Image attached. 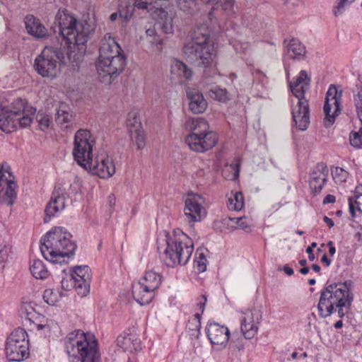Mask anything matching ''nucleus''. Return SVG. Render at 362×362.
<instances>
[{"mask_svg":"<svg viewBox=\"0 0 362 362\" xmlns=\"http://www.w3.org/2000/svg\"><path fill=\"white\" fill-rule=\"evenodd\" d=\"M285 4L288 9H291L292 8L300 6L302 1L301 0H286Z\"/></svg>","mask_w":362,"mask_h":362,"instance_id":"13d9d810","label":"nucleus"},{"mask_svg":"<svg viewBox=\"0 0 362 362\" xmlns=\"http://www.w3.org/2000/svg\"><path fill=\"white\" fill-rule=\"evenodd\" d=\"M261 315L257 312L248 311L245 313L241 320V332L247 339L254 338L258 331V324L260 322Z\"/></svg>","mask_w":362,"mask_h":362,"instance_id":"412c9836","label":"nucleus"},{"mask_svg":"<svg viewBox=\"0 0 362 362\" xmlns=\"http://www.w3.org/2000/svg\"><path fill=\"white\" fill-rule=\"evenodd\" d=\"M75 50L65 49V46H45L41 53L36 57L34 68L36 72L43 78H55L60 73V66L68 63L77 64L82 58L74 57Z\"/></svg>","mask_w":362,"mask_h":362,"instance_id":"39448f33","label":"nucleus"},{"mask_svg":"<svg viewBox=\"0 0 362 362\" xmlns=\"http://www.w3.org/2000/svg\"><path fill=\"white\" fill-rule=\"evenodd\" d=\"M132 8L153 12L157 20L156 25L166 34L173 33V17L166 8H162L155 0H134Z\"/></svg>","mask_w":362,"mask_h":362,"instance_id":"4468645a","label":"nucleus"},{"mask_svg":"<svg viewBox=\"0 0 362 362\" xmlns=\"http://www.w3.org/2000/svg\"><path fill=\"white\" fill-rule=\"evenodd\" d=\"M190 332H191L190 335L192 337L196 338V339L199 338V336L200 334V329L191 330Z\"/></svg>","mask_w":362,"mask_h":362,"instance_id":"774afa93","label":"nucleus"},{"mask_svg":"<svg viewBox=\"0 0 362 362\" xmlns=\"http://www.w3.org/2000/svg\"><path fill=\"white\" fill-rule=\"evenodd\" d=\"M355 0H339L337 5L334 8V16H338L342 13V10L346 5L350 4Z\"/></svg>","mask_w":362,"mask_h":362,"instance_id":"3c124183","label":"nucleus"},{"mask_svg":"<svg viewBox=\"0 0 362 362\" xmlns=\"http://www.w3.org/2000/svg\"><path fill=\"white\" fill-rule=\"evenodd\" d=\"M328 168L323 163H318L310 174L309 185L314 194H319L327 181Z\"/></svg>","mask_w":362,"mask_h":362,"instance_id":"aec40b11","label":"nucleus"},{"mask_svg":"<svg viewBox=\"0 0 362 362\" xmlns=\"http://www.w3.org/2000/svg\"><path fill=\"white\" fill-rule=\"evenodd\" d=\"M72 274H75L77 275H81L83 276V281L81 282L83 284V286H80L78 284V295L81 297L86 296L90 292V286L91 281V275L90 273V269L88 266H78L74 269Z\"/></svg>","mask_w":362,"mask_h":362,"instance_id":"bb28decb","label":"nucleus"},{"mask_svg":"<svg viewBox=\"0 0 362 362\" xmlns=\"http://www.w3.org/2000/svg\"><path fill=\"white\" fill-rule=\"evenodd\" d=\"M134 10V9L132 6H128L124 9H120L119 11V16L124 18L126 21H128L132 18Z\"/></svg>","mask_w":362,"mask_h":362,"instance_id":"603ef678","label":"nucleus"},{"mask_svg":"<svg viewBox=\"0 0 362 362\" xmlns=\"http://www.w3.org/2000/svg\"><path fill=\"white\" fill-rule=\"evenodd\" d=\"M126 66V57L119 45L110 34H106L100 41L99 57L96 63L98 74L110 79L120 74Z\"/></svg>","mask_w":362,"mask_h":362,"instance_id":"423d86ee","label":"nucleus"},{"mask_svg":"<svg viewBox=\"0 0 362 362\" xmlns=\"http://www.w3.org/2000/svg\"><path fill=\"white\" fill-rule=\"evenodd\" d=\"M323 221H325V223L327 225V226L331 228L332 227L334 226V221L332 218L327 217V216H325L323 217Z\"/></svg>","mask_w":362,"mask_h":362,"instance_id":"680f3d73","label":"nucleus"},{"mask_svg":"<svg viewBox=\"0 0 362 362\" xmlns=\"http://www.w3.org/2000/svg\"><path fill=\"white\" fill-rule=\"evenodd\" d=\"M67 198L68 194L65 189L61 186L56 185L45 209L44 223H49L58 212L65 209Z\"/></svg>","mask_w":362,"mask_h":362,"instance_id":"f3484780","label":"nucleus"},{"mask_svg":"<svg viewBox=\"0 0 362 362\" xmlns=\"http://www.w3.org/2000/svg\"><path fill=\"white\" fill-rule=\"evenodd\" d=\"M209 95L211 98L221 102H226L229 100L228 91L226 88L215 87L209 91Z\"/></svg>","mask_w":362,"mask_h":362,"instance_id":"e433bc0d","label":"nucleus"},{"mask_svg":"<svg viewBox=\"0 0 362 362\" xmlns=\"http://www.w3.org/2000/svg\"><path fill=\"white\" fill-rule=\"evenodd\" d=\"M351 287V281L326 284L320 292L317 304L320 316L329 317L335 308H338L339 317H343L345 315L344 308L349 309L353 301V295L350 292Z\"/></svg>","mask_w":362,"mask_h":362,"instance_id":"20e7f679","label":"nucleus"},{"mask_svg":"<svg viewBox=\"0 0 362 362\" xmlns=\"http://www.w3.org/2000/svg\"><path fill=\"white\" fill-rule=\"evenodd\" d=\"M115 197L113 194H110L108 196V204L110 207H113L115 204Z\"/></svg>","mask_w":362,"mask_h":362,"instance_id":"0e129e2a","label":"nucleus"},{"mask_svg":"<svg viewBox=\"0 0 362 362\" xmlns=\"http://www.w3.org/2000/svg\"><path fill=\"white\" fill-rule=\"evenodd\" d=\"M131 136L134 139L138 149H142L146 146V138L142 129L130 130Z\"/></svg>","mask_w":362,"mask_h":362,"instance_id":"c9c22d12","label":"nucleus"},{"mask_svg":"<svg viewBox=\"0 0 362 362\" xmlns=\"http://www.w3.org/2000/svg\"><path fill=\"white\" fill-rule=\"evenodd\" d=\"M336 201L335 196L332 194H327L323 199V204H327L329 203H334Z\"/></svg>","mask_w":362,"mask_h":362,"instance_id":"bf43d9fd","label":"nucleus"},{"mask_svg":"<svg viewBox=\"0 0 362 362\" xmlns=\"http://www.w3.org/2000/svg\"><path fill=\"white\" fill-rule=\"evenodd\" d=\"M62 293L53 289H46L43 293L44 300L49 305H54L62 298Z\"/></svg>","mask_w":362,"mask_h":362,"instance_id":"f704fd0d","label":"nucleus"},{"mask_svg":"<svg viewBox=\"0 0 362 362\" xmlns=\"http://www.w3.org/2000/svg\"><path fill=\"white\" fill-rule=\"evenodd\" d=\"M140 281L156 291L161 284L162 276L160 274L153 271H148L145 273Z\"/></svg>","mask_w":362,"mask_h":362,"instance_id":"c756f323","label":"nucleus"},{"mask_svg":"<svg viewBox=\"0 0 362 362\" xmlns=\"http://www.w3.org/2000/svg\"><path fill=\"white\" fill-rule=\"evenodd\" d=\"M36 119L42 130L44 131L49 127L50 118L48 115L38 114Z\"/></svg>","mask_w":362,"mask_h":362,"instance_id":"8fccbe9b","label":"nucleus"},{"mask_svg":"<svg viewBox=\"0 0 362 362\" xmlns=\"http://www.w3.org/2000/svg\"><path fill=\"white\" fill-rule=\"evenodd\" d=\"M127 125L130 130H136V129H142L141 124L136 112H130L127 115Z\"/></svg>","mask_w":362,"mask_h":362,"instance_id":"4c0bfd02","label":"nucleus"},{"mask_svg":"<svg viewBox=\"0 0 362 362\" xmlns=\"http://www.w3.org/2000/svg\"><path fill=\"white\" fill-rule=\"evenodd\" d=\"M202 197L197 194H189L185 199L184 213L187 221L194 224L202 219V211L204 207L201 202Z\"/></svg>","mask_w":362,"mask_h":362,"instance_id":"6ab92c4d","label":"nucleus"},{"mask_svg":"<svg viewBox=\"0 0 362 362\" xmlns=\"http://www.w3.org/2000/svg\"><path fill=\"white\" fill-rule=\"evenodd\" d=\"M228 208L230 210L240 211L244 206V197L240 192H236L230 197L227 203Z\"/></svg>","mask_w":362,"mask_h":362,"instance_id":"473e14b6","label":"nucleus"},{"mask_svg":"<svg viewBox=\"0 0 362 362\" xmlns=\"http://www.w3.org/2000/svg\"><path fill=\"white\" fill-rule=\"evenodd\" d=\"M306 53L305 47L298 40L292 39L286 45V55L291 59L303 60Z\"/></svg>","mask_w":362,"mask_h":362,"instance_id":"cd10ccee","label":"nucleus"},{"mask_svg":"<svg viewBox=\"0 0 362 362\" xmlns=\"http://www.w3.org/2000/svg\"><path fill=\"white\" fill-rule=\"evenodd\" d=\"M177 4L180 10L186 13H191L197 7L196 0H177Z\"/></svg>","mask_w":362,"mask_h":362,"instance_id":"ea45409f","label":"nucleus"},{"mask_svg":"<svg viewBox=\"0 0 362 362\" xmlns=\"http://www.w3.org/2000/svg\"><path fill=\"white\" fill-rule=\"evenodd\" d=\"M222 9L227 13L228 16L234 13V1L233 0H219Z\"/></svg>","mask_w":362,"mask_h":362,"instance_id":"09e8293b","label":"nucleus"},{"mask_svg":"<svg viewBox=\"0 0 362 362\" xmlns=\"http://www.w3.org/2000/svg\"><path fill=\"white\" fill-rule=\"evenodd\" d=\"M93 175L107 179L110 177L115 173V167L112 160L109 158H102L93 165L92 161L88 167Z\"/></svg>","mask_w":362,"mask_h":362,"instance_id":"4be33fe9","label":"nucleus"},{"mask_svg":"<svg viewBox=\"0 0 362 362\" xmlns=\"http://www.w3.org/2000/svg\"><path fill=\"white\" fill-rule=\"evenodd\" d=\"M349 206L351 216L354 218L356 216L355 210L362 213V194L356 196L354 202L352 197L349 198Z\"/></svg>","mask_w":362,"mask_h":362,"instance_id":"58836bf2","label":"nucleus"},{"mask_svg":"<svg viewBox=\"0 0 362 362\" xmlns=\"http://www.w3.org/2000/svg\"><path fill=\"white\" fill-rule=\"evenodd\" d=\"M303 86L290 85L291 90L297 100L296 105L292 107V117L299 130H305L310 124V108L308 100L304 97Z\"/></svg>","mask_w":362,"mask_h":362,"instance_id":"ddd939ff","label":"nucleus"},{"mask_svg":"<svg viewBox=\"0 0 362 362\" xmlns=\"http://www.w3.org/2000/svg\"><path fill=\"white\" fill-rule=\"evenodd\" d=\"M70 362H100L98 341L80 329L69 333L64 340Z\"/></svg>","mask_w":362,"mask_h":362,"instance_id":"0eeeda50","label":"nucleus"},{"mask_svg":"<svg viewBox=\"0 0 362 362\" xmlns=\"http://www.w3.org/2000/svg\"><path fill=\"white\" fill-rule=\"evenodd\" d=\"M186 94L189 110L194 114L204 112L206 109L207 103L202 93L195 88H187Z\"/></svg>","mask_w":362,"mask_h":362,"instance_id":"b1692460","label":"nucleus"},{"mask_svg":"<svg viewBox=\"0 0 362 362\" xmlns=\"http://www.w3.org/2000/svg\"><path fill=\"white\" fill-rule=\"evenodd\" d=\"M76 248L72 235L62 227L53 228L40 239L43 257L53 264L66 263L65 258L73 256Z\"/></svg>","mask_w":362,"mask_h":362,"instance_id":"f03ea898","label":"nucleus"},{"mask_svg":"<svg viewBox=\"0 0 362 362\" xmlns=\"http://www.w3.org/2000/svg\"><path fill=\"white\" fill-rule=\"evenodd\" d=\"M229 220L236 223L240 228L243 229L246 233H250L251 231L250 221L245 216L239 218H230Z\"/></svg>","mask_w":362,"mask_h":362,"instance_id":"a19ab883","label":"nucleus"},{"mask_svg":"<svg viewBox=\"0 0 362 362\" xmlns=\"http://www.w3.org/2000/svg\"><path fill=\"white\" fill-rule=\"evenodd\" d=\"M36 109L25 99L18 98L0 112V129L11 133L19 127H27L33 121Z\"/></svg>","mask_w":362,"mask_h":362,"instance_id":"9d476101","label":"nucleus"},{"mask_svg":"<svg viewBox=\"0 0 362 362\" xmlns=\"http://www.w3.org/2000/svg\"><path fill=\"white\" fill-rule=\"evenodd\" d=\"M184 127L190 133L185 137V143L189 149L197 153H204L211 150L218 142V135L209 131L207 121L202 117H189Z\"/></svg>","mask_w":362,"mask_h":362,"instance_id":"1a4fd4ad","label":"nucleus"},{"mask_svg":"<svg viewBox=\"0 0 362 362\" xmlns=\"http://www.w3.org/2000/svg\"><path fill=\"white\" fill-rule=\"evenodd\" d=\"M134 299L141 305H148L155 296V291L140 281L132 286Z\"/></svg>","mask_w":362,"mask_h":362,"instance_id":"5701e85b","label":"nucleus"},{"mask_svg":"<svg viewBox=\"0 0 362 362\" xmlns=\"http://www.w3.org/2000/svg\"><path fill=\"white\" fill-rule=\"evenodd\" d=\"M54 23L58 27L59 33L62 37V47L75 50L74 56L82 58L90 32L88 23L79 21L66 9L61 8L55 16Z\"/></svg>","mask_w":362,"mask_h":362,"instance_id":"f257e3e1","label":"nucleus"},{"mask_svg":"<svg viewBox=\"0 0 362 362\" xmlns=\"http://www.w3.org/2000/svg\"><path fill=\"white\" fill-rule=\"evenodd\" d=\"M206 295H202L199 298H198V302L197 303V306L198 308V309L200 310V313H202V315L203 314L204 310H205V305H206Z\"/></svg>","mask_w":362,"mask_h":362,"instance_id":"864d4df0","label":"nucleus"},{"mask_svg":"<svg viewBox=\"0 0 362 362\" xmlns=\"http://www.w3.org/2000/svg\"><path fill=\"white\" fill-rule=\"evenodd\" d=\"M166 247L163 250L164 261L168 267L177 264L185 265L189 260L194 250V243L181 230H175L173 234L165 233Z\"/></svg>","mask_w":362,"mask_h":362,"instance_id":"6e6552de","label":"nucleus"},{"mask_svg":"<svg viewBox=\"0 0 362 362\" xmlns=\"http://www.w3.org/2000/svg\"><path fill=\"white\" fill-rule=\"evenodd\" d=\"M30 270L35 279H45L49 276V271L43 262L40 259H34L30 264Z\"/></svg>","mask_w":362,"mask_h":362,"instance_id":"7c9ffc66","label":"nucleus"},{"mask_svg":"<svg viewBox=\"0 0 362 362\" xmlns=\"http://www.w3.org/2000/svg\"><path fill=\"white\" fill-rule=\"evenodd\" d=\"M61 287L64 291H69L73 288H75L74 277H72L71 275H69L62 278L61 281Z\"/></svg>","mask_w":362,"mask_h":362,"instance_id":"49530a36","label":"nucleus"},{"mask_svg":"<svg viewBox=\"0 0 362 362\" xmlns=\"http://www.w3.org/2000/svg\"><path fill=\"white\" fill-rule=\"evenodd\" d=\"M25 28L30 35L37 38H45L48 35L47 28L40 21L33 15H28L25 18Z\"/></svg>","mask_w":362,"mask_h":362,"instance_id":"393cba45","label":"nucleus"},{"mask_svg":"<svg viewBox=\"0 0 362 362\" xmlns=\"http://www.w3.org/2000/svg\"><path fill=\"white\" fill-rule=\"evenodd\" d=\"M321 262L322 263H325L327 267H329L331 264V263H332V259H329L326 254H324L323 256L321 258Z\"/></svg>","mask_w":362,"mask_h":362,"instance_id":"e2e57ef3","label":"nucleus"},{"mask_svg":"<svg viewBox=\"0 0 362 362\" xmlns=\"http://www.w3.org/2000/svg\"><path fill=\"white\" fill-rule=\"evenodd\" d=\"M72 119V115L70 112V108L65 104H61L56 113V122L60 125H64L65 128L68 127Z\"/></svg>","mask_w":362,"mask_h":362,"instance_id":"2f4dec72","label":"nucleus"},{"mask_svg":"<svg viewBox=\"0 0 362 362\" xmlns=\"http://www.w3.org/2000/svg\"><path fill=\"white\" fill-rule=\"evenodd\" d=\"M214 42L211 39V31L206 24L197 26L191 33L182 52L189 63L197 67L211 66L214 57Z\"/></svg>","mask_w":362,"mask_h":362,"instance_id":"7ed1b4c3","label":"nucleus"},{"mask_svg":"<svg viewBox=\"0 0 362 362\" xmlns=\"http://www.w3.org/2000/svg\"><path fill=\"white\" fill-rule=\"evenodd\" d=\"M94 143L89 130L80 129L75 133L72 156L76 163L86 170L93 161Z\"/></svg>","mask_w":362,"mask_h":362,"instance_id":"9b49d317","label":"nucleus"},{"mask_svg":"<svg viewBox=\"0 0 362 362\" xmlns=\"http://www.w3.org/2000/svg\"><path fill=\"white\" fill-rule=\"evenodd\" d=\"M316 247H317V243L315 242H313L306 249V252L308 254V259L310 261H314L315 259V255L313 254V248H315Z\"/></svg>","mask_w":362,"mask_h":362,"instance_id":"4d7b16f0","label":"nucleus"},{"mask_svg":"<svg viewBox=\"0 0 362 362\" xmlns=\"http://www.w3.org/2000/svg\"><path fill=\"white\" fill-rule=\"evenodd\" d=\"M146 34L147 37L152 38L149 40L151 43L155 45H160L162 43V40L156 32L155 27L146 29Z\"/></svg>","mask_w":362,"mask_h":362,"instance_id":"de8ad7c7","label":"nucleus"},{"mask_svg":"<svg viewBox=\"0 0 362 362\" xmlns=\"http://www.w3.org/2000/svg\"><path fill=\"white\" fill-rule=\"evenodd\" d=\"M10 248L6 246H0V263L6 260Z\"/></svg>","mask_w":362,"mask_h":362,"instance_id":"5fc2aeb1","label":"nucleus"},{"mask_svg":"<svg viewBox=\"0 0 362 362\" xmlns=\"http://www.w3.org/2000/svg\"><path fill=\"white\" fill-rule=\"evenodd\" d=\"M7 163L0 165V204L12 206L16 199V183Z\"/></svg>","mask_w":362,"mask_h":362,"instance_id":"2eb2a0df","label":"nucleus"},{"mask_svg":"<svg viewBox=\"0 0 362 362\" xmlns=\"http://www.w3.org/2000/svg\"><path fill=\"white\" fill-rule=\"evenodd\" d=\"M201 318L202 313H196L193 315L188 320L187 324V329L189 331L194 329H201Z\"/></svg>","mask_w":362,"mask_h":362,"instance_id":"79ce46f5","label":"nucleus"},{"mask_svg":"<svg viewBox=\"0 0 362 362\" xmlns=\"http://www.w3.org/2000/svg\"><path fill=\"white\" fill-rule=\"evenodd\" d=\"M354 102L357 110L358 116L362 123V88H358V92L354 95Z\"/></svg>","mask_w":362,"mask_h":362,"instance_id":"37998d69","label":"nucleus"},{"mask_svg":"<svg viewBox=\"0 0 362 362\" xmlns=\"http://www.w3.org/2000/svg\"><path fill=\"white\" fill-rule=\"evenodd\" d=\"M71 275L72 277H74V283H75V290L77 292V293L78 294V284H81L80 286H83V284L81 281H83L84 278L81 275H77L75 274H71Z\"/></svg>","mask_w":362,"mask_h":362,"instance_id":"6e6d98bb","label":"nucleus"},{"mask_svg":"<svg viewBox=\"0 0 362 362\" xmlns=\"http://www.w3.org/2000/svg\"><path fill=\"white\" fill-rule=\"evenodd\" d=\"M117 344L124 351H138L141 349V340L134 334H120L117 338Z\"/></svg>","mask_w":362,"mask_h":362,"instance_id":"a878e982","label":"nucleus"},{"mask_svg":"<svg viewBox=\"0 0 362 362\" xmlns=\"http://www.w3.org/2000/svg\"><path fill=\"white\" fill-rule=\"evenodd\" d=\"M26 331L15 329L7 339L6 354L9 361L20 362L29 356V340Z\"/></svg>","mask_w":362,"mask_h":362,"instance_id":"f8f14e48","label":"nucleus"},{"mask_svg":"<svg viewBox=\"0 0 362 362\" xmlns=\"http://www.w3.org/2000/svg\"><path fill=\"white\" fill-rule=\"evenodd\" d=\"M71 193L77 194L78 191V185L76 182L70 185Z\"/></svg>","mask_w":362,"mask_h":362,"instance_id":"69168bd1","label":"nucleus"},{"mask_svg":"<svg viewBox=\"0 0 362 362\" xmlns=\"http://www.w3.org/2000/svg\"><path fill=\"white\" fill-rule=\"evenodd\" d=\"M342 90H338L334 85H330L326 93L325 101L324 104V112L325 115L324 119V125L325 127H329L335 121L336 117L341 112V100Z\"/></svg>","mask_w":362,"mask_h":362,"instance_id":"dca6fc26","label":"nucleus"},{"mask_svg":"<svg viewBox=\"0 0 362 362\" xmlns=\"http://www.w3.org/2000/svg\"><path fill=\"white\" fill-rule=\"evenodd\" d=\"M284 271L288 276H291L292 274H293L294 272L293 269L291 267H288V265H285L284 267Z\"/></svg>","mask_w":362,"mask_h":362,"instance_id":"338daca9","label":"nucleus"},{"mask_svg":"<svg viewBox=\"0 0 362 362\" xmlns=\"http://www.w3.org/2000/svg\"><path fill=\"white\" fill-rule=\"evenodd\" d=\"M310 78L308 77L307 72L304 70L300 71L299 75L294 78L290 85L303 86H307L309 84Z\"/></svg>","mask_w":362,"mask_h":362,"instance_id":"c03bdc74","label":"nucleus"},{"mask_svg":"<svg viewBox=\"0 0 362 362\" xmlns=\"http://www.w3.org/2000/svg\"><path fill=\"white\" fill-rule=\"evenodd\" d=\"M170 72L178 78H184L189 80L192 76V71L182 62L175 60L173 62L170 67Z\"/></svg>","mask_w":362,"mask_h":362,"instance_id":"c85d7f7f","label":"nucleus"},{"mask_svg":"<svg viewBox=\"0 0 362 362\" xmlns=\"http://www.w3.org/2000/svg\"><path fill=\"white\" fill-rule=\"evenodd\" d=\"M206 336L212 345L225 348L229 341L228 328L214 321L209 320L206 326Z\"/></svg>","mask_w":362,"mask_h":362,"instance_id":"a211bd4d","label":"nucleus"},{"mask_svg":"<svg viewBox=\"0 0 362 362\" xmlns=\"http://www.w3.org/2000/svg\"><path fill=\"white\" fill-rule=\"evenodd\" d=\"M207 259L204 253V250L198 248L195 252L194 267L199 272H204L206 270Z\"/></svg>","mask_w":362,"mask_h":362,"instance_id":"72a5a7b5","label":"nucleus"},{"mask_svg":"<svg viewBox=\"0 0 362 362\" xmlns=\"http://www.w3.org/2000/svg\"><path fill=\"white\" fill-rule=\"evenodd\" d=\"M327 246L329 247V254L330 256H333L336 252V248L334 245V243L332 240H329L327 243Z\"/></svg>","mask_w":362,"mask_h":362,"instance_id":"052dcab7","label":"nucleus"},{"mask_svg":"<svg viewBox=\"0 0 362 362\" xmlns=\"http://www.w3.org/2000/svg\"><path fill=\"white\" fill-rule=\"evenodd\" d=\"M252 75L253 84L257 83L263 87L266 81V75L259 69L252 71Z\"/></svg>","mask_w":362,"mask_h":362,"instance_id":"a18cd8bd","label":"nucleus"}]
</instances>
